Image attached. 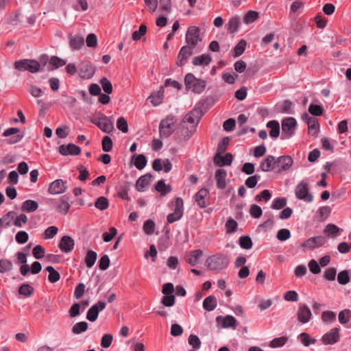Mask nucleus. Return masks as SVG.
I'll use <instances>...</instances> for the list:
<instances>
[{"mask_svg":"<svg viewBox=\"0 0 351 351\" xmlns=\"http://www.w3.org/2000/svg\"><path fill=\"white\" fill-rule=\"evenodd\" d=\"M200 118V112L197 108H194L184 116L182 123L181 131L184 140H188L195 133Z\"/></svg>","mask_w":351,"mask_h":351,"instance_id":"f257e3e1","label":"nucleus"},{"mask_svg":"<svg viewBox=\"0 0 351 351\" xmlns=\"http://www.w3.org/2000/svg\"><path fill=\"white\" fill-rule=\"evenodd\" d=\"M206 263L210 270L219 272L228 266L230 258L227 254L218 253L209 256Z\"/></svg>","mask_w":351,"mask_h":351,"instance_id":"f03ea898","label":"nucleus"},{"mask_svg":"<svg viewBox=\"0 0 351 351\" xmlns=\"http://www.w3.org/2000/svg\"><path fill=\"white\" fill-rule=\"evenodd\" d=\"M228 138H223V145L219 144L218 145L217 152L214 157L213 161L214 163L219 167L229 166L232 162L233 156L231 154L227 153L223 156L220 154V153L223 152L226 149L225 143H226V141L228 142Z\"/></svg>","mask_w":351,"mask_h":351,"instance_id":"7ed1b4c3","label":"nucleus"},{"mask_svg":"<svg viewBox=\"0 0 351 351\" xmlns=\"http://www.w3.org/2000/svg\"><path fill=\"white\" fill-rule=\"evenodd\" d=\"M184 84L187 90H191L195 93L203 92L206 87L205 81L197 79L192 73H188L184 77Z\"/></svg>","mask_w":351,"mask_h":351,"instance_id":"20e7f679","label":"nucleus"},{"mask_svg":"<svg viewBox=\"0 0 351 351\" xmlns=\"http://www.w3.org/2000/svg\"><path fill=\"white\" fill-rule=\"evenodd\" d=\"M14 68L20 71H28L30 73H36L40 68V63L32 59H23L17 60L14 63Z\"/></svg>","mask_w":351,"mask_h":351,"instance_id":"39448f33","label":"nucleus"},{"mask_svg":"<svg viewBox=\"0 0 351 351\" xmlns=\"http://www.w3.org/2000/svg\"><path fill=\"white\" fill-rule=\"evenodd\" d=\"M295 195L298 199L307 203L313 200V195L309 192V185L305 180L302 181L296 186Z\"/></svg>","mask_w":351,"mask_h":351,"instance_id":"423d86ee","label":"nucleus"},{"mask_svg":"<svg viewBox=\"0 0 351 351\" xmlns=\"http://www.w3.org/2000/svg\"><path fill=\"white\" fill-rule=\"evenodd\" d=\"M297 121L293 117H287L282 121V139L291 138L295 131Z\"/></svg>","mask_w":351,"mask_h":351,"instance_id":"0eeeda50","label":"nucleus"},{"mask_svg":"<svg viewBox=\"0 0 351 351\" xmlns=\"http://www.w3.org/2000/svg\"><path fill=\"white\" fill-rule=\"evenodd\" d=\"M176 120L173 117L168 116L162 120L159 126V132L161 138H168L173 130Z\"/></svg>","mask_w":351,"mask_h":351,"instance_id":"6e6552de","label":"nucleus"},{"mask_svg":"<svg viewBox=\"0 0 351 351\" xmlns=\"http://www.w3.org/2000/svg\"><path fill=\"white\" fill-rule=\"evenodd\" d=\"M184 202L181 197H177L175 201L173 212L167 215V220L169 223H172L180 219L183 215Z\"/></svg>","mask_w":351,"mask_h":351,"instance_id":"1a4fd4ad","label":"nucleus"},{"mask_svg":"<svg viewBox=\"0 0 351 351\" xmlns=\"http://www.w3.org/2000/svg\"><path fill=\"white\" fill-rule=\"evenodd\" d=\"M92 122L104 132L110 133L114 130L113 119L104 114H101L97 119H95Z\"/></svg>","mask_w":351,"mask_h":351,"instance_id":"9d476101","label":"nucleus"},{"mask_svg":"<svg viewBox=\"0 0 351 351\" xmlns=\"http://www.w3.org/2000/svg\"><path fill=\"white\" fill-rule=\"evenodd\" d=\"M186 41L191 48L195 47L199 42H201L199 29L195 26L189 27L186 34Z\"/></svg>","mask_w":351,"mask_h":351,"instance_id":"9b49d317","label":"nucleus"},{"mask_svg":"<svg viewBox=\"0 0 351 351\" xmlns=\"http://www.w3.org/2000/svg\"><path fill=\"white\" fill-rule=\"evenodd\" d=\"M302 119L308 125V134L316 136L319 131L317 119L310 116L308 113L302 115Z\"/></svg>","mask_w":351,"mask_h":351,"instance_id":"f8f14e48","label":"nucleus"},{"mask_svg":"<svg viewBox=\"0 0 351 351\" xmlns=\"http://www.w3.org/2000/svg\"><path fill=\"white\" fill-rule=\"evenodd\" d=\"M312 316L311 311L306 304H300L296 313V317L300 324L309 322Z\"/></svg>","mask_w":351,"mask_h":351,"instance_id":"ddd939ff","label":"nucleus"},{"mask_svg":"<svg viewBox=\"0 0 351 351\" xmlns=\"http://www.w3.org/2000/svg\"><path fill=\"white\" fill-rule=\"evenodd\" d=\"M326 240L323 236H317L308 239L302 245L303 250H313L324 245Z\"/></svg>","mask_w":351,"mask_h":351,"instance_id":"4468645a","label":"nucleus"},{"mask_svg":"<svg viewBox=\"0 0 351 351\" xmlns=\"http://www.w3.org/2000/svg\"><path fill=\"white\" fill-rule=\"evenodd\" d=\"M66 182L58 179L52 182L48 188V193L51 195H59L66 191Z\"/></svg>","mask_w":351,"mask_h":351,"instance_id":"2eb2a0df","label":"nucleus"},{"mask_svg":"<svg viewBox=\"0 0 351 351\" xmlns=\"http://www.w3.org/2000/svg\"><path fill=\"white\" fill-rule=\"evenodd\" d=\"M340 339L339 330L338 328H332L322 337V341L325 345H332L337 343Z\"/></svg>","mask_w":351,"mask_h":351,"instance_id":"dca6fc26","label":"nucleus"},{"mask_svg":"<svg viewBox=\"0 0 351 351\" xmlns=\"http://www.w3.org/2000/svg\"><path fill=\"white\" fill-rule=\"evenodd\" d=\"M293 160L289 156H281L276 158V170L278 173L288 171L292 166Z\"/></svg>","mask_w":351,"mask_h":351,"instance_id":"f3484780","label":"nucleus"},{"mask_svg":"<svg viewBox=\"0 0 351 351\" xmlns=\"http://www.w3.org/2000/svg\"><path fill=\"white\" fill-rule=\"evenodd\" d=\"M69 197L66 195L60 197L56 202L55 210L62 215H66L71 208Z\"/></svg>","mask_w":351,"mask_h":351,"instance_id":"a211bd4d","label":"nucleus"},{"mask_svg":"<svg viewBox=\"0 0 351 351\" xmlns=\"http://www.w3.org/2000/svg\"><path fill=\"white\" fill-rule=\"evenodd\" d=\"M106 306V302L102 301H99L93 305L87 312L86 319L90 322H95L97 319L99 313L103 311Z\"/></svg>","mask_w":351,"mask_h":351,"instance_id":"6ab92c4d","label":"nucleus"},{"mask_svg":"<svg viewBox=\"0 0 351 351\" xmlns=\"http://www.w3.org/2000/svg\"><path fill=\"white\" fill-rule=\"evenodd\" d=\"M192 54V48L189 46H183L178 53L176 64L178 66H184Z\"/></svg>","mask_w":351,"mask_h":351,"instance_id":"aec40b11","label":"nucleus"},{"mask_svg":"<svg viewBox=\"0 0 351 351\" xmlns=\"http://www.w3.org/2000/svg\"><path fill=\"white\" fill-rule=\"evenodd\" d=\"M68 40L70 48L73 50H80L84 45V37L80 34H72L68 35Z\"/></svg>","mask_w":351,"mask_h":351,"instance_id":"412c9836","label":"nucleus"},{"mask_svg":"<svg viewBox=\"0 0 351 351\" xmlns=\"http://www.w3.org/2000/svg\"><path fill=\"white\" fill-rule=\"evenodd\" d=\"M260 169L264 172H269L276 169V158L269 155L260 163Z\"/></svg>","mask_w":351,"mask_h":351,"instance_id":"4be33fe9","label":"nucleus"},{"mask_svg":"<svg viewBox=\"0 0 351 351\" xmlns=\"http://www.w3.org/2000/svg\"><path fill=\"white\" fill-rule=\"evenodd\" d=\"M95 73V68L90 64L83 62L78 71L79 76L82 79H90Z\"/></svg>","mask_w":351,"mask_h":351,"instance_id":"5701e85b","label":"nucleus"},{"mask_svg":"<svg viewBox=\"0 0 351 351\" xmlns=\"http://www.w3.org/2000/svg\"><path fill=\"white\" fill-rule=\"evenodd\" d=\"M208 200L209 191L206 189H202L195 194V201L202 208L207 206Z\"/></svg>","mask_w":351,"mask_h":351,"instance_id":"b1692460","label":"nucleus"},{"mask_svg":"<svg viewBox=\"0 0 351 351\" xmlns=\"http://www.w3.org/2000/svg\"><path fill=\"white\" fill-rule=\"evenodd\" d=\"M216 320L223 328H230L235 330L237 328V320L232 315H226L225 317L218 316Z\"/></svg>","mask_w":351,"mask_h":351,"instance_id":"393cba45","label":"nucleus"},{"mask_svg":"<svg viewBox=\"0 0 351 351\" xmlns=\"http://www.w3.org/2000/svg\"><path fill=\"white\" fill-rule=\"evenodd\" d=\"M80 147L75 144L69 143L67 145H62L59 147V152L63 156H77L80 154Z\"/></svg>","mask_w":351,"mask_h":351,"instance_id":"a878e982","label":"nucleus"},{"mask_svg":"<svg viewBox=\"0 0 351 351\" xmlns=\"http://www.w3.org/2000/svg\"><path fill=\"white\" fill-rule=\"evenodd\" d=\"M74 245V240L71 237L64 236L60 241L59 247L62 252L69 253L73 250Z\"/></svg>","mask_w":351,"mask_h":351,"instance_id":"bb28decb","label":"nucleus"},{"mask_svg":"<svg viewBox=\"0 0 351 351\" xmlns=\"http://www.w3.org/2000/svg\"><path fill=\"white\" fill-rule=\"evenodd\" d=\"M226 171L223 169H219L215 171V180L217 182V187L219 189H223L226 186Z\"/></svg>","mask_w":351,"mask_h":351,"instance_id":"cd10ccee","label":"nucleus"},{"mask_svg":"<svg viewBox=\"0 0 351 351\" xmlns=\"http://www.w3.org/2000/svg\"><path fill=\"white\" fill-rule=\"evenodd\" d=\"M152 175L149 173L141 176L136 183V189L138 191H144L145 188L149 184L152 180Z\"/></svg>","mask_w":351,"mask_h":351,"instance_id":"c85d7f7f","label":"nucleus"},{"mask_svg":"<svg viewBox=\"0 0 351 351\" xmlns=\"http://www.w3.org/2000/svg\"><path fill=\"white\" fill-rule=\"evenodd\" d=\"M212 61L209 54H202L193 58V64L195 66H208Z\"/></svg>","mask_w":351,"mask_h":351,"instance_id":"c756f323","label":"nucleus"},{"mask_svg":"<svg viewBox=\"0 0 351 351\" xmlns=\"http://www.w3.org/2000/svg\"><path fill=\"white\" fill-rule=\"evenodd\" d=\"M38 208V204L36 201L27 199L23 202L21 210L27 213H33Z\"/></svg>","mask_w":351,"mask_h":351,"instance_id":"7c9ffc66","label":"nucleus"},{"mask_svg":"<svg viewBox=\"0 0 351 351\" xmlns=\"http://www.w3.org/2000/svg\"><path fill=\"white\" fill-rule=\"evenodd\" d=\"M217 304V299L213 295L206 298L203 302V307L208 311H213Z\"/></svg>","mask_w":351,"mask_h":351,"instance_id":"2f4dec72","label":"nucleus"},{"mask_svg":"<svg viewBox=\"0 0 351 351\" xmlns=\"http://www.w3.org/2000/svg\"><path fill=\"white\" fill-rule=\"evenodd\" d=\"M164 86L161 87V89H163ZM148 99H150L151 103L154 106H157L160 104L163 99V90H160L156 92H154L151 95L148 97Z\"/></svg>","mask_w":351,"mask_h":351,"instance_id":"473e14b6","label":"nucleus"},{"mask_svg":"<svg viewBox=\"0 0 351 351\" xmlns=\"http://www.w3.org/2000/svg\"><path fill=\"white\" fill-rule=\"evenodd\" d=\"M267 127L270 129L269 135L272 138H277L280 134V124L276 121H269Z\"/></svg>","mask_w":351,"mask_h":351,"instance_id":"72a5a7b5","label":"nucleus"},{"mask_svg":"<svg viewBox=\"0 0 351 351\" xmlns=\"http://www.w3.org/2000/svg\"><path fill=\"white\" fill-rule=\"evenodd\" d=\"M202 255V251L201 250H195L191 252L189 258H187V263L191 266H195L197 264L200 257Z\"/></svg>","mask_w":351,"mask_h":351,"instance_id":"f704fd0d","label":"nucleus"},{"mask_svg":"<svg viewBox=\"0 0 351 351\" xmlns=\"http://www.w3.org/2000/svg\"><path fill=\"white\" fill-rule=\"evenodd\" d=\"M240 24V19L239 16H234L229 19L227 24V29L231 33H234L237 31Z\"/></svg>","mask_w":351,"mask_h":351,"instance_id":"c9c22d12","label":"nucleus"},{"mask_svg":"<svg viewBox=\"0 0 351 351\" xmlns=\"http://www.w3.org/2000/svg\"><path fill=\"white\" fill-rule=\"evenodd\" d=\"M97 254L93 250H88L86 253L84 259L86 267L88 268H91L94 265L97 260Z\"/></svg>","mask_w":351,"mask_h":351,"instance_id":"e433bc0d","label":"nucleus"},{"mask_svg":"<svg viewBox=\"0 0 351 351\" xmlns=\"http://www.w3.org/2000/svg\"><path fill=\"white\" fill-rule=\"evenodd\" d=\"M45 270L49 272L48 280L50 282L55 283L60 280V274L52 266H47Z\"/></svg>","mask_w":351,"mask_h":351,"instance_id":"4c0bfd02","label":"nucleus"},{"mask_svg":"<svg viewBox=\"0 0 351 351\" xmlns=\"http://www.w3.org/2000/svg\"><path fill=\"white\" fill-rule=\"evenodd\" d=\"M322 321L327 324H332L336 319V314L331 311H325L322 313Z\"/></svg>","mask_w":351,"mask_h":351,"instance_id":"58836bf2","label":"nucleus"},{"mask_svg":"<svg viewBox=\"0 0 351 351\" xmlns=\"http://www.w3.org/2000/svg\"><path fill=\"white\" fill-rule=\"evenodd\" d=\"M342 230L338 228L337 226L330 223L328 224L324 228V232L328 237H335L339 234V232H341Z\"/></svg>","mask_w":351,"mask_h":351,"instance_id":"ea45409f","label":"nucleus"},{"mask_svg":"<svg viewBox=\"0 0 351 351\" xmlns=\"http://www.w3.org/2000/svg\"><path fill=\"white\" fill-rule=\"evenodd\" d=\"M156 190L164 196L171 191V188L169 185H166L163 180H159L156 185Z\"/></svg>","mask_w":351,"mask_h":351,"instance_id":"a19ab883","label":"nucleus"},{"mask_svg":"<svg viewBox=\"0 0 351 351\" xmlns=\"http://www.w3.org/2000/svg\"><path fill=\"white\" fill-rule=\"evenodd\" d=\"M88 328V324L86 322H80L74 324L71 331L75 335H79L85 332Z\"/></svg>","mask_w":351,"mask_h":351,"instance_id":"79ce46f5","label":"nucleus"},{"mask_svg":"<svg viewBox=\"0 0 351 351\" xmlns=\"http://www.w3.org/2000/svg\"><path fill=\"white\" fill-rule=\"evenodd\" d=\"M339 322L342 324L348 323L351 319V311L349 309H344L339 312L338 315Z\"/></svg>","mask_w":351,"mask_h":351,"instance_id":"37998d69","label":"nucleus"},{"mask_svg":"<svg viewBox=\"0 0 351 351\" xmlns=\"http://www.w3.org/2000/svg\"><path fill=\"white\" fill-rule=\"evenodd\" d=\"M13 265L11 261L8 259L0 260V273L3 274L12 269Z\"/></svg>","mask_w":351,"mask_h":351,"instance_id":"c03bdc74","label":"nucleus"},{"mask_svg":"<svg viewBox=\"0 0 351 351\" xmlns=\"http://www.w3.org/2000/svg\"><path fill=\"white\" fill-rule=\"evenodd\" d=\"M287 204V199L285 197L275 198L271 204V208L279 210L284 208Z\"/></svg>","mask_w":351,"mask_h":351,"instance_id":"a18cd8bd","label":"nucleus"},{"mask_svg":"<svg viewBox=\"0 0 351 351\" xmlns=\"http://www.w3.org/2000/svg\"><path fill=\"white\" fill-rule=\"evenodd\" d=\"M258 12L256 11H249L243 17V23L250 24L257 20L258 18Z\"/></svg>","mask_w":351,"mask_h":351,"instance_id":"49530a36","label":"nucleus"},{"mask_svg":"<svg viewBox=\"0 0 351 351\" xmlns=\"http://www.w3.org/2000/svg\"><path fill=\"white\" fill-rule=\"evenodd\" d=\"M95 206L97 208L104 210L109 206L108 200L105 197H99L95 202Z\"/></svg>","mask_w":351,"mask_h":351,"instance_id":"de8ad7c7","label":"nucleus"},{"mask_svg":"<svg viewBox=\"0 0 351 351\" xmlns=\"http://www.w3.org/2000/svg\"><path fill=\"white\" fill-rule=\"evenodd\" d=\"M337 281L340 285L348 284L350 281L349 271L348 270L340 271L337 275Z\"/></svg>","mask_w":351,"mask_h":351,"instance_id":"09e8293b","label":"nucleus"},{"mask_svg":"<svg viewBox=\"0 0 351 351\" xmlns=\"http://www.w3.org/2000/svg\"><path fill=\"white\" fill-rule=\"evenodd\" d=\"M34 292V288L28 284H23L19 289V293L25 297L30 296Z\"/></svg>","mask_w":351,"mask_h":351,"instance_id":"8fccbe9b","label":"nucleus"},{"mask_svg":"<svg viewBox=\"0 0 351 351\" xmlns=\"http://www.w3.org/2000/svg\"><path fill=\"white\" fill-rule=\"evenodd\" d=\"M239 245L241 248L249 250L251 249L253 245L251 238L248 236L241 237L239 239Z\"/></svg>","mask_w":351,"mask_h":351,"instance_id":"3c124183","label":"nucleus"},{"mask_svg":"<svg viewBox=\"0 0 351 351\" xmlns=\"http://www.w3.org/2000/svg\"><path fill=\"white\" fill-rule=\"evenodd\" d=\"M287 341V338L285 337H280L274 339L269 343V346L273 348H280L283 346Z\"/></svg>","mask_w":351,"mask_h":351,"instance_id":"603ef678","label":"nucleus"},{"mask_svg":"<svg viewBox=\"0 0 351 351\" xmlns=\"http://www.w3.org/2000/svg\"><path fill=\"white\" fill-rule=\"evenodd\" d=\"M247 43L244 40H240L234 48V56H240L246 48Z\"/></svg>","mask_w":351,"mask_h":351,"instance_id":"864d4df0","label":"nucleus"},{"mask_svg":"<svg viewBox=\"0 0 351 351\" xmlns=\"http://www.w3.org/2000/svg\"><path fill=\"white\" fill-rule=\"evenodd\" d=\"M101 145L103 151L108 152L112 150L113 143L110 136H105L102 139Z\"/></svg>","mask_w":351,"mask_h":351,"instance_id":"5fc2aeb1","label":"nucleus"},{"mask_svg":"<svg viewBox=\"0 0 351 351\" xmlns=\"http://www.w3.org/2000/svg\"><path fill=\"white\" fill-rule=\"evenodd\" d=\"M147 165V159L146 157L143 154H138L134 162L135 167L139 169H143Z\"/></svg>","mask_w":351,"mask_h":351,"instance_id":"6e6d98bb","label":"nucleus"},{"mask_svg":"<svg viewBox=\"0 0 351 351\" xmlns=\"http://www.w3.org/2000/svg\"><path fill=\"white\" fill-rule=\"evenodd\" d=\"M58 229L56 226L48 227L44 232V239H49L53 238L58 233Z\"/></svg>","mask_w":351,"mask_h":351,"instance_id":"4d7b16f0","label":"nucleus"},{"mask_svg":"<svg viewBox=\"0 0 351 351\" xmlns=\"http://www.w3.org/2000/svg\"><path fill=\"white\" fill-rule=\"evenodd\" d=\"M49 64L53 66V69H58L64 66L66 62L64 60L57 56H52L49 60Z\"/></svg>","mask_w":351,"mask_h":351,"instance_id":"13d9d810","label":"nucleus"},{"mask_svg":"<svg viewBox=\"0 0 351 351\" xmlns=\"http://www.w3.org/2000/svg\"><path fill=\"white\" fill-rule=\"evenodd\" d=\"M276 237L279 241H285L291 237V232L288 229L282 228L278 231Z\"/></svg>","mask_w":351,"mask_h":351,"instance_id":"bf43d9fd","label":"nucleus"},{"mask_svg":"<svg viewBox=\"0 0 351 351\" xmlns=\"http://www.w3.org/2000/svg\"><path fill=\"white\" fill-rule=\"evenodd\" d=\"M308 112L313 116H321L324 112L323 108L319 105L310 104Z\"/></svg>","mask_w":351,"mask_h":351,"instance_id":"052dcab7","label":"nucleus"},{"mask_svg":"<svg viewBox=\"0 0 351 351\" xmlns=\"http://www.w3.org/2000/svg\"><path fill=\"white\" fill-rule=\"evenodd\" d=\"M300 340L302 344L305 346L314 344L316 342L315 339L311 338L309 335L306 332H302L300 335Z\"/></svg>","mask_w":351,"mask_h":351,"instance_id":"680f3d73","label":"nucleus"},{"mask_svg":"<svg viewBox=\"0 0 351 351\" xmlns=\"http://www.w3.org/2000/svg\"><path fill=\"white\" fill-rule=\"evenodd\" d=\"M189 343L193 347V349L197 350L201 346V341L199 338L195 335H191L188 339Z\"/></svg>","mask_w":351,"mask_h":351,"instance_id":"e2e57ef3","label":"nucleus"},{"mask_svg":"<svg viewBox=\"0 0 351 351\" xmlns=\"http://www.w3.org/2000/svg\"><path fill=\"white\" fill-rule=\"evenodd\" d=\"M27 91L32 97L36 98L40 97L43 94V90L40 88L32 84L28 86Z\"/></svg>","mask_w":351,"mask_h":351,"instance_id":"0e129e2a","label":"nucleus"},{"mask_svg":"<svg viewBox=\"0 0 351 351\" xmlns=\"http://www.w3.org/2000/svg\"><path fill=\"white\" fill-rule=\"evenodd\" d=\"M29 239V235L25 231H19L15 236L16 241L19 244L25 243Z\"/></svg>","mask_w":351,"mask_h":351,"instance_id":"69168bd1","label":"nucleus"},{"mask_svg":"<svg viewBox=\"0 0 351 351\" xmlns=\"http://www.w3.org/2000/svg\"><path fill=\"white\" fill-rule=\"evenodd\" d=\"M155 229V223L152 220H147L143 224V230L147 234H152Z\"/></svg>","mask_w":351,"mask_h":351,"instance_id":"338daca9","label":"nucleus"},{"mask_svg":"<svg viewBox=\"0 0 351 351\" xmlns=\"http://www.w3.org/2000/svg\"><path fill=\"white\" fill-rule=\"evenodd\" d=\"M32 254L35 258L40 259L44 257L45 251L41 245H37L33 248Z\"/></svg>","mask_w":351,"mask_h":351,"instance_id":"774afa93","label":"nucleus"}]
</instances>
